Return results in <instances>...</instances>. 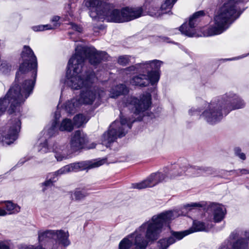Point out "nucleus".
Returning a JSON list of instances; mask_svg holds the SVG:
<instances>
[{
	"instance_id": "nucleus-45",
	"label": "nucleus",
	"mask_w": 249,
	"mask_h": 249,
	"mask_svg": "<svg viewBox=\"0 0 249 249\" xmlns=\"http://www.w3.org/2000/svg\"><path fill=\"white\" fill-rule=\"evenodd\" d=\"M7 214H8L7 213L6 211L2 209L1 208H0V216H5Z\"/></svg>"
},
{
	"instance_id": "nucleus-41",
	"label": "nucleus",
	"mask_w": 249,
	"mask_h": 249,
	"mask_svg": "<svg viewBox=\"0 0 249 249\" xmlns=\"http://www.w3.org/2000/svg\"><path fill=\"white\" fill-rule=\"evenodd\" d=\"M203 205L200 203H191L190 204H188L185 205L186 208L190 207V210L192 208H196V207H202Z\"/></svg>"
},
{
	"instance_id": "nucleus-35",
	"label": "nucleus",
	"mask_w": 249,
	"mask_h": 249,
	"mask_svg": "<svg viewBox=\"0 0 249 249\" xmlns=\"http://www.w3.org/2000/svg\"><path fill=\"white\" fill-rule=\"evenodd\" d=\"M52 145H50L49 147L46 140L43 142L40 143L37 146V150L41 153H46L52 150Z\"/></svg>"
},
{
	"instance_id": "nucleus-1",
	"label": "nucleus",
	"mask_w": 249,
	"mask_h": 249,
	"mask_svg": "<svg viewBox=\"0 0 249 249\" xmlns=\"http://www.w3.org/2000/svg\"><path fill=\"white\" fill-rule=\"evenodd\" d=\"M22 63L17 72L15 83L11 87L5 97L0 99V115L10 105V113L15 108L19 107L33 91L37 73V59L33 50L28 46H24L21 53Z\"/></svg>"
},
{
	"instance_id": "nucleus-12",
	"label": "nucleus",
	"mask_w": 249,
	"mask_h": 249,
	"mask_svg": "<svg viewBox=\"0 0 249 249\" xmlns=\"http://www.w3.org/2000/svg\"><path fill=\"white\" fill-rule=\"evenodd\" d=\"M128 103L134 106L135 110L134 113L139 114L147 110L151 103V96L150 93H146L140 96V99L134 97H129Z\"/></svg>"
},
{
	"instance_id": "nucleus-32",
	"label": "nucleus",
	"mask_w": 249,
	"mask_h": 249,
	"mask_svg": "<svg viewBox=\"0 0 249 249\" xmlns=\"http://www.w3.org/2000/svg\"><path fill=\"white\" fill-rule=\"evenodd\" d=\"M54 230H47L38 233L39 241H42L46 238H53Z\"/></svg>"
},
{
	"instance_id": "nucleus-44",
	"label": "nucleus",
	"mask_w": 249,
	"mask_h": 249,
	"mask_svg": "<svg viewBox=\"0 0 249 249\" xmlns=\"http://www.w3.org/2000/svg\"><path fill=\"white\" fill-rule=\"evenodd\" d=\"M53 181L52 180V178L49 179V180L45 181L44 183H42V185L43 186H45L46 187L50 186L53 184Z\"/></svg>"
},
{
	"instance_id": "nucleus-24",
	"label": "nucleus",
	"mask_w": 249,
	"mask_h": 249,
	"mask_svg": "<svg viewBox=\"0 0 249 249\" xmlns=\"http://www.w3.org/2000/svg\"><path fill=\"white\" fill-rule=\"evenodd\" d=\"M162 63L163 62L161 61L154 60L142 63V65L141 66L142 67L144 72H147L148 73L157 72L160 76L159 70Z\"/></svg>"
},
{
	"instance_id": "nucleus-37",
	"label": "nucleus",
	"mask_w": 249,
	"mask_h": 249,
	"mask_svg": "<svg viewBox=\"0 0 249 249\" xmlns=\"http://www.w3.org/2000/svg\"><path fill=\"white\" fill-rule=\"evenodd\" d=\"M131 57L129 55L120 56L118 59V62L121 65L125 66L129 63Z\"/></svg>"
},
{
	"instance_id": "nucleus-38",
	"label": "nucleus",
	"mask_w": 249,
	"mask_h": 249,
	"mask_svg": "<svg viewBox=\"0 0 249 249\" xmlns=\"http://www.w3.org/2000/svg\"><path fill=\"white\" fill-rule=\"evenodd\" d=\"M234 153L235 155L239 157L241 159L244 160L246 159V156L244 153L241 152V149L238 147L234 149Z\"/></svg>"
},
{
	"instance_id": "nucleus-46",
	"label": "nucleus",
	"mask_w": 249,
	"mask_h": 249,
	"mask_svg": "<svg viewBox=\"0 0 249 249\" xmlns=\"http://www.w3.org/2000/svg\"><path fill=\"white\" fill-rule=\"evenodd\" d=\"M0 249H9V247L3 243H0Z\"/></svg>"
},
{
	"instance_id": "nucleus-50",
	"label": "nucleus",
	"mask_w": 249,
	"mask_h": 249,
	"mask_svg": "<svg viewBox=\"0 0 249 249\" xmlns=\"http://www.w3.org/2000/svg\"><path fill=\"white\" fill-rule=\"evenodd\" d=\"M45 188H43V191H45Z\"/></svg>"
},
{
	"instance_id": "nucleus-28",
	"label": "nucleus",
	"mask_w": 249,
	"mask_h": 249,
	"mask_svg": "<svg viewBox=\"0 0 249 249\" xmlns=\"http://www.w3.org/2000/svg\"><path fill=\"white\" fill-rule=\"evenodd\" d=\"M80 102L76 98H73L65 104V109L69 113H74L80 105Z\"/></svg>"
},
{
	"instance_id": "nucleus-2",
	"label": "nucleus",
	"mask_w": 249,
	"mask_h": 249,
	"mask_svg": "<svg viewBox=\"0 0 249 249\" xmlns=\"http://www.w3.org/2000/svg\"><path fill=\"white\" fill-rule=\"evenodd\" d=\"M178 216L175 211L153 215L134 232L123 238L119 243V249H146L148 243L158 240L161 233L169 228L170 222Z\"/></svg>"
},
{
	"instance_id": "nucleus-23",
	"label": "nucleus",
	"mask_w": 249,
	"mask_h": 249,
	"mask_svg": "<svg viewBox=\"0 0 249 249\" xmlns=\"http://www.w3.org/2000/svg\"><path fill=\"white\" fill-rule=\"evenodd\" d=\"M53 239L58 244L66 247L71 244V241L69 239V233L68 231L62 230L54 231Z\"/></svg>"
},
{
	"instance_id": "nucleus-49",
	"label": "nucleus",
	"mask_w": 249,
	"mask_h": 249,
	"mask_svg": "<svg viewBox=\"0 0 249 249\" xmlns=\"http://www.w3.org/2000/svg\"><path fill=\"white\" fill-rule=\"evenodd\" d=\"M138 120H142V118L139 119V118H138Z\"/></svg>"
},
{
	"instance_id": "nucleus-29",
	"label": "nucleus",
	"mask_w": 249,
	"mask_h": 249,
	"mask_svg": "<svg viewBox=\"0 0 249 249\" xmlns=\"http://www.w3.org/2000/svg\"><path fill=\"white\" fill-rule=\"evenodd\" d=\"M88 194L84 190L76 189L71 194V198L72 200L79 201L84 199Z\"/></svg>"
},
{
	"instance_id": "nucleus-9",
	"label": "nucleus",
	"mask_w": 249,
	"mask_h": 249,
	"mask_svg": "<svg viewBox=\"0 0 249 249\" xmlns=\"http://www.w3.org/2000/svg\"><path fill=\"white\" fill-rule=\"evenodd\" d=\"M105 162V160L103 159L72 163L63 166L55 172L53 175L57 176L71 172H77L85 169L97 168L104 164Z\"/></svg>"
},
{
	"instance_id": "nucleus-3",
	"label": "nucleus",
	"mask_w": 249,
	"mask_h": 249,
	"mask_svg": "<svg viewBox=\"0 0 249 249\" xmlns=\"http://www.w3.org/2000/svg\"><path fill=\"white\" fill-rule=\"evenodd\" d=\"M86 58L89 59L91 64L95 65L102 60H107L108 55L105 52H98L93 47L77 46L75 53L68 62L67 71L68 85L73 89L89 88L96 79L93 71L85 74L82 72L83 62Z\"/></svg>"
},
{
	"instance_id": "nucleus-34",
	"label": "nucleus",
	"mask_w": 249,
	"mask_h": 249,
	"mask_svg": "<svg viewBox=\"0 0 249 249\" xmlns=\"http://www.w3.org/2000/svg\"><path fill=\"white\" fill-rule=\"evenodd\" d=\"M58 25L57 23L54 24L53 26L50 24L46 25H39L37 26H34L32 27V29L36 32L43 31L47 30H51L56 28V27Z\"/></svg>"
},
{
	"instance_id": "nucleus-42",
	"label": "nucleus",
	"mask_w": 249,
	"mask_h": 249,
	"mask_svg": "<svg viewBox=\"0 0 249 249\" xmlns=\"http://www.w3.org/2000/svg\"><path fill=\"white\" fill-rule=\"evenodd\" d=\"M70 25L71 26V29H73L75 31H76L78 32H81L82 31V29L81 27L78 26L77 25L73 23H71Z\"/></svg>"
},
{
	"instance_id": "nucleus-25",
	"label": "nucleus",
	"mask_w": 249,
	"mask_h": 249,
	"mask_svg": "<svg viewBox=\"0 0 249 249\" xmlns=\"http://www.w3.org/2000/svg\"><path fill=\"white\" fill-rule=\"evenodd\" d=\"M213 227L212 224L195 220L193 222L192 227L189 229L191 233L196 231H207Z\"/></svg>"
},
{
	"instance_id": "nucleus-47",
	"label": "nucleus",
	"mask_w": 249,
	"mask_h": 249,
	"mask_svg": "<svg viewBox=\"0 0 249 249\" xmlns=\"http://www.w3.org/2000/svg\"><path fill=\"white\" fill-rule=\"evenodd\" d=\"M240 172L242 174H245L248 173L249 172L246 169H242L240 170Z\"/></svg>"
},
{
	"instance_id": "nucleus-26",
	"label": "nucleus",
	"mask_w": 249,
	"mask_h": 249,
	"mask_svg": "<svg viewBox=\"0 0 249 249\" xmlns=\"http://www.w3.org/2000/svg\"><path fill=\"white\" fill-rule=\"evenodd\" d=\"M127 88L123 84L117 85L112 87L110 90V97L116 98L120 95L127 93Z\"/></svg>"
},
{
	"instance_id": "nucleus-14",
	"label": "nucleus",
	"mask_w": 249,
	"mask_h": 249,
	"mask_svg": "<svg viewBox=\"0 0 249 249\" xmlns=\"http://www.w3.org/2000/svg\"><path fill=\"white\" fill-rule=\"evenodd\" d=\"M159 80V75L157 72L148 73L147 75L140 74L132 78L130 83L134 86L146 87L150 83L152 85L157 84Z\"/></svg>"
},
{
	"instance_id": "nucleus-48",
	"label": "nucleus",
	"mask_w": 249,
	"mask_h": 249,
	"mask_svg": "<svg viewBox=\"0 0 249 249\" xmlns=\"http://www.w3.org/2000/svg\"><path fill=\"white\" fill-rule=\"evenodd\" d=\"M24 162V161H21V162L19 161L18 164H22Z\"/></svg>"
},
{
	"instance_id": "nucleus-8",
	"label": "nucleus",
	"mask_w": 249,
	"mask_h": 249,
	"mask_svg": "<svg viewBox=\"0 0 249 249\" xmlns=\"http://www.w3.org/2000/svg\"><path fill=\"white\" fill-rule=\"evenodd\" d=\"M230 238V240L225 242L220 249H248L249 231L236 230L231 233Z\"/></svg>"
},
{
	"instance_id": "nucleus-15",
	"label": "nucleus",
	"mask_w": 249,
	"mask_h": 249,
	"mask_svg": "<svg viewBox=\"0 0 249 249\" xmlns=\"http://www.w3.org/2000/svg\"><path fill=\"white\" fill-rule=\"evenodd\" d=\"M86 90H83L80 97L78 99L80 104H92L97 97H102L105 94L103 90H99L97 88L91 87L90 85L89 88H85Z\"/></svg>"
},
{
	"instance_id": "nucleus-27",
	"label": "nucleus",
	"mask_w": 249,
	"mask_h": 249,
	"mask_svg": "<svg viewBox=\"0 0 249 249\" xmlns=\"http://www.w3.org/2000/svg\"><path fill=\"white\" fill-rule=\"evenodd\" d=\"M4 203L6 211L8 214L17 213L20 211V207L17 204L13 203L11 201H6Z\"/></svg>"
},
{
	"instance_id": "nucleus-40",
	"label": "nucleus",
	"mask_w": 249,
	"mask_h": 249,
	"mask_svg": "<svg viewBox=\"0 0 249 249\" xmlns=\"http://www.w3.org/2000/svg\"><path fill=\"white\" fill-rule=\"evenodd\" d=\"M20 249H45L40 246H35L34 245L23 246Z\"/></svg>"
},
{
	"instance_id": "nucleus-36",
	"label": "nucleus",
	"mask_w": 249,
	"mask_h": 249,
	"mask_svg": "<svg viewBox=\"0 0 249 249\" xmlns=\"http://www.w3.org/2000/svg\"><path fill=\"white\" fill-rule=\"evenodd\" d=\"M57 120H54L51 126L48 130V134L50 137H53L58 134V128L57 127Z\"/></svg>"
},
{
	"instance_id": "nucleus-31",
	"label": "nucleus",
	"mask_w": 249,
	"mask_h": 249,
	"mask_svg": "<svg viewBox=\"0 0 249 249\" xmlns=\"http://www.w3.org/2000/svg\"><path fill=\"white\" fill-rule=\"evenodd\" d=\"M142 65V63H139L135 65V66H131L128 68H126L123 70V72L126 74H130L132 73L135 71L142 72H144L142 67L140 66Z\"/></svg>"
},
{
	"instance_id": "nucleus-21",
	"label": "nucleus",
	"mask_w": 249,
	"mask_h": 249,
	"mask_svg": "<svg viewBox=\"0 0 249 249\" xmlns=\"http://www.w3.org/2000/svg\"><path fill=\"white\" fill-rule=\"evenodd\" d=\"M209 211L211 212L213 220L215 222L221 221L226 214V208L219 204H211L209 207Z\"/></svg>"
},
{
	"instance_id": "nucleus-16",
	"label": "nucleus",
	"mask_w": 249,
	"mask_h": 249,
	"mask_svg": "<svg viewBox=\"0 0 249 249\" xmlns=\"http://www.w3.org/2000/svg\"><path fill=\"white\" fill-rule=\"evenodd\" d=\"M167 178L164 174L161 173H153L142 182L133 184V188L138 189L152 187L160 182L166 180Z\"/></svg>"
},
{
	"instance_id": "nucleus-43",
	"label": "nucleus",
	"mask_w": 249,
	"mask_h": 249,
	"mask_svg": "<svg viewBox=\"0 0 249 249\" xmlns=\"http://www.w3.org/2000/svg\"><path fill=\"white\" fill-rule=\"evenodd\" d=\"M59 19H60V18L58 16H56L53 17L51 19V22H52V24H51V25L52 26H53L54 24L57 23L58 25L56 27V28L58 27L60 25V24L58 22Z\"/></svg>"
},
{
	"instance_id": "nucleus-30",
	"label": "nucleus",
	"mask_w": 249,
	"mask_h": 249,
	"mask_svg": "<svg viewBox=\"0 0 249 249\" xmlns=\"http://www.w3.org/2000/svg\"><path fill=\"white\" fill-rule=\"evenodd\" d=\"M73 128L71 121L68 119H64L61 122L59 129L60 131H71Z\"/></svg>"
},
{
	"instance_id": "nucleus-33",
	"label": "nucleus",
	"mask_w": 249,
	"mask_h": 249,
	"mask_svg": "<svg viewBox=\"0 0 249 249\" xmlns=\"http://www.w3.org/2000/svg\"><path fill=\"white\" fill-rule=\"evenodd\" d=\"M86 118L82 114H78L75 116L73 118V124L76 127H79L83 124L87 122Z\"/></svg>"
},
{
	"instance_id": "nucleus-39",
	"label": "nucleus",
	"mask_w": 249,
	"mask_h": 249,
	"mask_svg": "<svg viewBox=\"0 0 249 249\" xmlns=\"http://www.w3.org/2000/svg\"><path fill=\"white\" fill-rule=\"evenodd\" d=\"M188 112L191 116L197 115L199 114L200 110L198 108L193 107L189 110Z\"/></svg>"
},
{
	"instance_id": "nucleus-20",
	"label": "nucleus",
	"mask_w": 249,
	"mask_h": 249,
	"mask_svg": "<svg viewBox=\"0 0 249 249\" xmlns=\"http://www.w3.org/2000/svg\"><path fill=\"white\" fill-rule=\"evenodd\" d=\"M86 136L80 130L76 131L71 137L70 148L72 152L81 149L86 142Z\"/></svg>"
},
{
	"instance_id": "nucleus-10",
	"label": "nucleus",
	"mask_w": 249,
	"mask_h": 249,
	"mask_svg": "<svg viewBox=\"0 0 249 249\" xmlns=\"http://www.w3.org/2000/svg\"><path fill=\"white\" fill-rule=\"evenodd\" d=\"M210 167H192L187 168L186 167H180L179 165H175L170 171L167 178L170 179H177L179 177L185 175L199 176L204 172L211 171Z\"/></svg>"
},
{
	"instance_id": "nucleus-17",
	"label": "nucleus",
	"mask_w": 249,
	"mask_h": 249,
	"mask_svg": "<svg viewBox=\"0 0 249 249\" xmlns=\"http://www.w3.org/2000/svg\"><path fill=\"white\" fill-rule=\"evenodd\" d=\"M204 13L203 11H199L196 12L190 17L188 24L184 23L180 27L179 30L182 34L190 36H193L195 32L194 28L199 21V18L204 16Z\"/></svg>"
},
{
	"instance_id": "nucleus-19",
	"label": "nucleus",
	"mask_w": 249,
	"mask_h": 249,
	"mask_svg": "<svg viewBox=\"0 0 249 249\" xmlns=\"http://www.w3.org/2000/svg\"><path fill=\"white\" fill-rule=\"evenodd\" d=\"M190 233L191 231L189 230L181 231H174L172 233V236L168 239H162L158 242L159 249H167L170 245L175 243L177 240H180Z\"/></svg>"
},
{
	"instance_id": "nucleus-7",
	"label": "nucleus",
	"mask_w": 249,
	"mask_h": 249,
	"mask_svg": "<svg viewBox=\"0 0 249 249\" xmlns=\"http://www.w3.org/2000/svg\"><path fill=\"white\" fill-rule=\"evenodd\" d=\"M224 100L218 99L213 101L207 105L201 116L208 123L213 124L219 122L222 118L224 113L223 106Z\"/></svg>"
},
{
	"instance_id": "nucleus-13",
	"label": "nucleus",
	"mask_w": 249,
	"mask_h": 249,
	"mask_svg": "<svg viewBox=\"0 0 249 249\" xmlns=\"http://www.w3.org/2000/svg\"><path fill=\"white\" fill-rule=\"evenodd\" d=\"M221 100H224L223 106L224 113L228 114L230 111L243 108L245 104L244 101L236 95L229 93L224 95Z\"/></svg>"
},
{
	"instance_id": "nucleus-4",
	"label": "nucleus",
	"mask_w": 249,
	"mask_h": 249,
	"mask_svg": "<svg viewBox=\"0 0 249 249\" xmlns=\"http://www.w3.org/2000/svg\"><path fill=\"white\" fill-rule=\"evenodd\" d=\"M86 6L91 10L90 16L94 19L107 22L122 23L141 16V7H125L121 10L114 8L113 5L103 3L99 0H85Z\"/></svg>"
},
{
	"instance_id": "nucleus-6",
	"label": "nucleus",
	"mask_w": 249,
	"mask_h": 249,
	"mask_svg": "<svg viewBox=\"0 0 249 249\" xmlns=\"http://www.w3.org/2000/svg\"><path fill=\"white\" fill-rule=\"evenodd\" d=\"M135 121L130 118L121 116L120 120L115 121L109 126L107 132L104 133L102 138V144L107 147L115 142L118 138L124 136L131 128Z\"/></svg>"
},
{
	"instance_id": "nucleus-11",
	"label": "nucleus",
	"mask_w": 249,
	"mask_h": 249,
	"mask_svg": "<svg viewBox=\"0 0 249 249\" xmlns=\"http://www.w3.org/2000/svg\"><path fill=\"white\" fill-rule=\"evenodd\" d=\"M8 124L9 128L3 134L2 139V141L7 144L13 143L17 139L20 128L21 122L18 118L14 117L10 121Z\"/></svg>"
},
{
	"instance_id": "nucleus-5",
	"label": "nucleus",
	"mask_w": 249,
	"mask_h": 249,
	"mask_svg": "<svg viewBox=\"0 0 249 249\" xmlns=\"http://www.w3.org/2000/svg\"><path fill=\"white\" fill-rule=\"evenodd\" d=\"M246 0H227L218 11L214 17V25L207 29L205 36L219 35L227 30L232 21L237 18L238 5Z\"/></svg>"
},
{
	"instance_id": "nucleus-18",
	"label": "nucleus",
	"mask_w": 249,
	"mask_h": 249,
	"mask_svg": "<svg viewBox=\"0 0 249 249\" xmlns=\"http://www.w3.org/2000/svg\"><path fill=\"white\" fill-rule=\"evenodd\" d=\"M51 148L57 161H61L69 159L70 155L73 153L68 145L61 144L58 142H54Z\"/></svg>"
},
{
	"instance_id": "nucleus-22",
	"label": "nucleus",
	"mask_w": 249,
	"mask_h": 249,
	"mask_svg": "<svg viewBox=\"0 0 249 249\" xmlns=\"http://www.w3.org/2000/svg\"><path fill=\"white\" fill-rule=\"evenodd\" d=\"M177 0H166L163 3L160 9L156 8H152L149 11V14L153 17H158L162 14L167 13L173 7Z\"/></svg>"
}]
</instances>
